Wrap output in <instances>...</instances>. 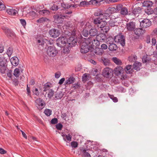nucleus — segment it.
I'll return each instance as SVG.
<instances>
[{"label":"nucleus","instance_id":"obj_1","mask_svg":"<svg viewBox=\"0 0 157 157\" xmlns=\"http://www.w3.org/2000/svg\"><path fill=\"white\" fill-rule=\"evenodd\" d=\"M83 42H82L80 49L81 52L82 53H86L89 50L90 45L89 41V39L84 38Z\"/></svg>","mask_w":157,"mask_h":157},{"label":"nucleus","instance_id":"obj_2","mask_svg":"<svg viewBox=\"0 0 157 157\" xmlns=\"http://www.w3.org/2000/svg\"><path fill=\"white\" fill-rule=\"evenodd\" d=\"M58 52L57 50L54 46H50L47 49V53L50 57H55L57 54Z\"/></svg>","mask_w":157,"mask_h":157},{"label":"nucleus","instance_id":"obj_3","mask_svg":"<svg viewBox=\"0 0 157 157\" xmlns=\"http://www.w3.org/2000/svg\"><path fill=\"white\" fill-rule=\"evenodd\" d=\"M68 44V40L67 39L64 37L62 36L59 37L56 40L57 45L60 48L66 46Z\"/></svg>","mask_w":157,"mask_h":157},{"label":"nucleus","instance_id":"obj_4","mask_svg":"<svg viewBox=\"0 0 157 157\" xmlns=\"http://www.w3.org/2000/svg\"><path fill=\"white\" fill-rule=\"evenodd\" d=\"M115 42L120 44L122 47L125 45V39L124 36L121 34L115 36Z\"/></svg>","mask_w":157,"mask_h":157},{"label":"nucleus","instance_id":"obj_5","mask_svg":"<svg viewBox=\"0 0 157 157\" xmlns=\"http://www.w3.org/2000/svg\"><path fill=\"white\" fill-rule=\"evenodd\" d=\"M151 58L148 57V70L152 71H154L157 70V64L154 62H151Z\"/></svg>","mask_w":157,"mask_h":157},{"label":"nucleus","instance_id":"obj_6","mask_svg":"<svg viewBox=\"0 0 157 157\" xmlns=\"http://www.w3.org/2000/svg\"><path fill=\"white\" fill-rule=\"evenodd\" d=\"M117 11H120L121 14L126 15L128 14V11L127 8L123 6L121 4H119L117 6Z\"/></svg>","mask_w":157,"mask_h":157},{"label":"nucleus","instance_id":"obj_7","mask_svg":"<svg viewBox=\"0 0 157 157\" xmlns=\"http://www.w3.org/2000/svg\"><path fill=\"white\" fill-rule=\"evenodd\" d=\"M49 33L50 36L53 38H56L60 34L59 30L56 29H50Z\"/></svg>","mask_w":157,"mask_h":157},{"label":"nucleus","instance_id":"obj_8","mask_svg":"<svg viewBox=\"0 0 157 157\" xmlns=\"http://www.w3.org/2000/svg\"><path fill=\"white\" fill-rule=\"evenodd\" d=\"M102 22L101 25L99 26L100 27L99 28L101 29V32L106 33L109 30V26L106 25L107 23L105 21Z\"/></svg>","mask_w":157,"mask_h":157},{"label":"nucleus","instance_id":"obj_9","mask_svg":"<svg viewBox=\"0 0 157 157\" xmlns=\"http://www.w3.org/2000/svg\"><path fill=\"white\" fill-rule=\"evenodd\" d=\"M65 16L62 14H57L54 15L53 18L56 22L58 24H61L63 23V19Z\"/></svg>","mask_w":157,"mask_h":157},{"label":"nucleus","instance_id":"obj_10","mask_svg":"<svg viewBox=\"0 0 157 157\" xmlns=\"http://www.w3.org/2000/svg\"><path fill=\"white\" fill-rule=\"evenodd\" d=\"M37 105V106L41 109L43 108L45 105V104L44 101L41 98H39L36 100L35 101Z\"/></svg>","mask_w":157,"mask_h":157},{"label":"nucleus","instance_id":"obj_11","mask_svg":"<svg viewBox=\"0 0 157 157\" xmlns=\"http://www.w3.org/2000/svg\"><path fill=\"white\" fill-rule=\"evenodd\" d=\"M112 72V70L111 68L109 67H106L104 68L103 70L102 74L104 77L108 78Z\"/></svg>","mask_w":157,"mask_h":157},{"label":"nucleus","instance_id":"obj_12","mask_svg":"<svg viewBox=\"0 0 157 157\" xmlns=\"http://www.w3.org/2000/svg\"><path fill=\"white\" fill-rule=\"evenodd\" d=\"M87 38H89L90 39V41H89L90 42L89 43V45L90 46H99L100 44V41L98 40L97 39H93L91 38L88 37Z\"/></svg>","mask_w":157,"mask_h":157},{"label":"nucleus","instance_id":"obj_13","mask_svg":"<svg viewBox=\"0 0 157 157\" xmlns=\"http://www.w3.org/2000/svg\"><path fill=\"white\" fill-rule=\"evenodd\" d=\"M145 30L141 28H137L134 30L135 34L138 36H142L145 32Z\"/></svg>","mask_w":157,"mask_h":157},{"label":"nucleus","instance_id":"obj_14","mask_svg":"<svg viewBox=\"0 0 157 157\" xmlns=\"http://www.w3.org/2000/svg\"><path fill=\"white\" fill-rule=\"evenodd\" d=\"M96 38L100 42H104L106 39V35L104 33H101L98 34Z\"/></svg>","mask_w":157,"mask_h":157},{"label":"nucleus","instance_id":"obj_15","mask_svg":"<svg viewBox=\"0 0 157 157\" xmlns=\"http://www.w3.org/2000/svg\"><path fill=\"white\" fill-rule=\"evenodd\" d=\"M135 27V24L132 21L129 22L126 24V28L127 30L129 31L134 30Z\"/></svg>","mask_w":157,"mask_h":157},{"label":"nucleus","instance_id":"obj_16","mask_svg":"<svg viewBox=\"0 0 157 157\" xmlns=\"http://www.w3.org/2000/svg\"><path fill=\"white\" fill-rule=\"evenodd\" d=\"M105 21V20H103L102 18L97 17L94 19L93 22L94 24L97 25L98 27L99 28L100 27L99 26L101 25L102 24V22H104Z\"/></svg>","mask_w":157,"mask_h":157},{"label":"nucleus","instance_id":"obj_17","mask_svg":"<svg viewBox=\"0 0 157 157\" xmlns=\"http://www.w3.org/2000/svg\"><path fill=\"white\" fill-rule=\"evenodd\" d=\"M77 44L76 40L73 37H70L68 40L67 44L69 45V46L72 47L75 45Z\"/></svg>","mask_w":157,"mask_h":157},{"label":"nucleus","instance_id":"obj_18","mask_svg":"<svg viewBox=\"0 0 157 157\" xmlns=\"http://www.w3.org/2000/svg\"><path fill=\"white\" fill-rule=\"evenodd\" d=\"M89 35L90 36H94L98 35V31L95 28L92 27L89 31Z\"/></svg>","mask_w":157,"mask_h":157},{"label":"nucleus","instance_id":"obj_19","mask_svg":"<svg viewBox=\"0 0 157 157\" xmlns=\"http://www.w3.org/2000/svg\"><path fill=\"white\" fill-rule=\"evenodd\" d=\"M10 62L13 65L16 66L18 64L19 59L16 56L13 57L10 59Z\"/></svg>","mask_w":157,"mask_h":157},{"label":"nucleus","instance_id":"obj_20","mask_svg":"<svg viewBox=\"0 0 157 157\" xmlns=\"http://www.w3.org/2000/svg\"><path fill=\"white\" fill-rule=\"evenodd\" d=\"M124 71L123 68L121 66L117 67L114 69V74L117 76L121 75Z\"/></svg>","mask_w":157,"mask_h":157},{"label":"nucleus","instance_id":"obj_21","mask_svg":"<svg viewBox=\"0 0 157 157\" xmlns=\"http://www.w3.org/2000/svg\"><path fill=\"white\" fill-rule=\"evenodd\" d=\"M140 22V26L143 29L147 28V19H144Z\"/></svg>","mask_w":157,"mask_h":157},{"label":"nucleus","instance_id":"obj_22","mask_svg":"<svg viewBox=\"0 0 157 157\" xmlns=\"http://www.w3.org/2000/svg\"><path fill=\"white\" fill-rule=\"evenodd\" d=\"M5 32L8 36L12 37L15 36L14 33L9 29L6 28Z\"/></svg>","mask_w":157,"mask_h":157},{"label":"nucleus","instance_id":"obj_23","mask_svg":"<svg viewBox=\"0 0 157 157\" xmlns=\"http://www.w3.org/2000/svg\"><path fill=\"white\" fill-rule=\"evenodd\" d=\"M117 10V6L115 7H109L106 10V13H108L109 14H112L116 12Z\"/></svg>","mask_w":157,"mask_h":157},{"label":"nucleus","instance_id":"obj_24","mask_svg":"<svg viewBox=\"0 0 157 157\" xmlns=\"http://www.w3.org/2000/svg\"><path fill=\"white\" fill-rule=\"evenodd\" d=\"M6 12L8 14L11 15H15L17 13V11L13 8L7 9Z\"/></svg>","mask_w":157,"mask_h":157},{"label":"nucleus","instance_id":"obj_25","mask_svg":"<svg viewBox=\"0 0 157 157\" xmlns=\"http://www.w3.org/2000/svg\"><path fill=\"white\" fill-rule=\"evenodd\" d=\"M93 51L95 54L98 55H101L104 52L103 50L99 48H96L94 49Z\"/></svg>","mask_w":157,"mask_h":157},{"label":"nucleus","instance_id":"obj_26","mask_svg":"<svg viewBox=\"0 0 157 157\" xmlns=\"http://www.w3.org/2000/svg\"><path fill=\"white\" fill-rule=\"evenodd\" d=\"M114 41L115 42V36L114 38L112 36H109L106 39V42L108 45L113 43Z\"/></svg>","mask_w":157,"mask_h":157},{"label":"nucleus","instance_id":"obj_27","mask_svg":"<svg viewBox=\"0 0 157 157\" xmlns=\"http://www.w3.org/2000/svg\"><path fill=\"white\" fill-rule=\"evenodd\" d=\"M7 60L5 57H0V66L4 67L7 66Z\"/></svg>","mask_w":157,"mask_h":157},{"label":"nucleus","instance_id":"obj_28","mask_svg":"<svg viewBox=\"0 0 157 157\" xmlns=\"http://www.w3.org/2000/svg\"><path fill=\"white\" fill-rule=\"evenodd\" d=\"M141 65V63L138 62H135L133 64L132 68L137 71L140 70V67Z\"/></svg>","mask_w":157,"mask_h":157},{"label":"nucleus","instance_id":"obj_29","mask_svg":"<svg viewBox=\"0 0 157 157\" xmlns=\"http://www.w3.org/2000/svg\"><path fill=\"white\" fill-rule=\"evenodd\" d=\"M132 65H127L124 68L126 73L128 74L131 73L132 71Z\"/></svg>","mask_w":157,"mask_h":157},{"label":"nucleus","instance_id":"obj_30","mask_svg":"<svg viewBox=\"0 0 157 157\" xmlns=\"http://www.w3.org/2000/svg\"><path fill=\"white\" fill-rule=\"evenodd\" d=\"M52 84L49 82H47L44 84L43 86V91H46L49 90L51 87Z\"/></svg>","mask_w":157,"mask_h":157},{"label":"nucleus","instance_id":"obj_31","mask_svg":"<svg viewBox=\"0 0 157 157\" xmlns=\"http://www.w3.org/2000/svg\"><path fill=\"white\" fill-rule=\"evenodd\" d=\"M117 48V45L114 43L109 44V49L111 51H116Z\"/></svg>","mask_w":157,"mask_h":157},{"label":"nucleus","instance_id":"obj_32","mask_svg":"<svg viewBox=\"0 0 157 157\" xmlns=\"http://www.w3.org/2000/svg\"><path fill=\"white\" fill-rule=\"evenodd\" d=\"M75 81V79L74 78L72 77H71L65 81V84H71L74 83Z\"/></svg>","mask_w":157,"mask_h":157},{"label":"nucleus","instance_id":"obj_33","mask_svg":"<svg viewBox=\"0 0 157 157\" xmlns=\"http://www.w3.org/2000/svg\"><path fill=\"white\" fill-rule=\"evenodd\" d=\"M141 10L142 9L140 7H137L134 9L132 11V13L135 16H136L140 13Z\"/></svg>","mask_w":157,"mask_h":157},{"label":"nucleus","instance_id":"obj_34","mask_svg":"<svg viewBox=\"0 0 157 157\" xmlns=\"http://www.w3.org/2000/svg\"><path fill=\"white\" fill-rule=\"evenodd\" d=\"M39 13L40 14L43 16L49 15L50 13L49 11L47 10H40L39 11Z\"/></svg>","mask_w":157,"mask_h":157},{"label":"nucleus","instance_id":"obj_35","mask_svg":"<svg viewBox=\"0 0 157 157\" xmlns=\"http://www.w3.org/2000/svg\"><path fill=\"white\" fill-rule=\"evenodd\" d=\"M63 95V94L62 92H57L55 94V99L56 100L60 99Z\"/></svg>","mask_w":157,"mask_h":157},{"label":"nucleus","instance_id":"obj_36","mask_svg":"<svg viewBox=\"0 0 157 157\" xmlns=\"http://www.w3.org/2000/svg\"><path fill=\"white\" fill-rule=\"evenodd\" d=\"M102 1V0H91L89 2V5H93L97 6L100 2Z\"/></svg>","mask_w":157,"mask_h":157},{"label":"nucleus","instance_id":"obj_37","mask_svg":"<svg viewBox=\"0 0 157 157\" xmlns=\"http://www.w3.org/2000/svg\"><path fill=\"white\" fill-rule=\"evenodd\" d=\"M142 3V9L144 10L146 13H147V0L144 1Z\"/></svg>","mask_w":157,"mask_h":157},{"label":"nucleus","instance_id":"obj_38","mask_svg":"<svg viewBox=\"0 0 157 157\" xmlns=\"http://www.w3.org/2000/svg\"><path fill=\"white\" fill-rule=\"evenodd\" d=\"M80 150L82 151L83 154V157H91L90 154L86 152V150L85 149L82 148Z\"/></svg>","mask_w":157,"mask_h":157},{"label":"nucleus","instance_id":"obj_39","mask_svg":"<svg viewBox=\"0 0 157 157\" xmlns=\"http://www.w3.org/2000/svg\"><path fill=\"white\" fill-rule=\"evenodd\" d=\"M110 15L108 13H106L105 11V13L103 12L101 17V18H102L103 20H106L108 19Z\"/></svg>","mask_w":157,"mask_h":157},{"label":"nucleus","instance_id":"obj_40","mask_svg":"<svg viewBox=\"0 0 157 157\" xmlns=\"http://www.w3.org/2000/svg\"><path fill=\"white\" fill-rule=\"evenodd\" d=\"M112 60L114 63L118 65H120L122 64V62L121 60L117 58V57H114L113 58Z\"/></svg>","mask_w":157,"mask_h":157},{"label":"nucleus","instance_id":"obj_41","mask_svg":"<svg viewBox=\"0 0 157 157\" xmlns=\"http://www.w3.org/2000/svg\"><path fill=\"white\" fill-rule=\"evenodd\" d=\"M54 94V90L52 89H50L48 91V97L49 99H50L53 96Z\"/></svg>","mask_w":157,"mask_h":157},{"label":"nucleus","instance_id":"obj_42","mask_svg":"<svg viewBox=\"0 0 157 157\" xmlns=\"http://www.w3.org/2000/svg\"><path fill=\"white\" fill-rule=\"evenodd\" d=\"M106 98L105 97L103 94H101L98 97L99 102L101 103L104 102Z\"/></svg>","mask_w":157,"mask_h":157},{"label":"nucleus","instance_id":"obj_43","mask_svg":"<svg viewBox=\"0 0 157 157\" xmlns=\"http://www.w3.org/2000/svg\"><path fill=\"white\" fill-rule=\"evenodd\" d=\"M89 34V31L85 29H83L81 32V35L85 37H87Z\"/></svg>","mask_w":157,"mask_h":157},{"label":"nucleus","instance_id":"obj_44","mask_svg":"<svg viewBox=\"0 0 157 157\" xmlns=\"http://www.w3.org/2000/svg\"><path fill=\"white\" fill-rule=\"evenodd\" d=\"M13 48L11 47H9L7 50V54L8 57H10L13 52Z\"/></svg>","mask_w":157,"mask_h":157},{"label":"nucleus","instance_id":"obj_45","mask_svg":"<svg viewBox=\"0 0 157 157\" xmlns=\"http://www.w3.org/2000/svg\"><path fill=\"white\" fill-rule=\"evenodd\" d=\"M62 7L64 9H69L70 8L71 6V5H69V4L66 3L65 2L61 3Z\"/></svg>","mask_w":157,"mask_h":157},{"label":"nucleus","instance_id":"obj_46","mask_svg":"<svg viewBox=\"0 0 157 157\" xmlns=\"http://www.w3.org/2000/svg\"><path fill=\"white\" fill-rule=\"evenodd\" d=\"M116 21L115 19H111L108 22L109 25L111 27H113L115 25Z\"/></svg>","mask_w":157,"mask_h":157},{"label":"nucleus","instance_id":"obj_47","mask_svg":"<svg viewBox=\"0 0 157 157\" xmlns=\"http://www.w3.org/2000/svg\"><path fill=\"white\" fill-rule=\"evenodd\" d=\"M44 112L47 116H49L52 114V111L50 109H45Z\"/></svg>","mask_w":157,"mask_h":157},{"label":"nucleus","instance_id":"obj_48","mask_svg":"<svg viewBox=\"0 0 157 157\" xmlns=\"http://www.w3.org/2000/svg\"><path fill=\"white\" fill-rule=\"evenodd\" d=\"M103 12V11L102 10H98L95 12L94 15L96 16H100V17H99L101 18Z\"/></svg>","mask_w":157,"mask_h":157},{"label":"nucleus","instance_id":"obj_49","mask_svg":"<svg viewBox=\"0 0 157 157\" xmlns=\"http://www.w3.org/2000/svg\"><path fill=\"white\" fill-rule=\"evenodd\" d=\"M108 95L109 98L112 100L114 102H117L118 101V99L116 97H115L113 95H110L108 94Z\"/></svg>","mask_w":157,"mask_h":157},{"label":"nucleus","instance_id":"obj_50","mask_svg":"<svg viewBox=\"0 0 157 157\" xmlns=\"http://www.w3.org/2000/svg\"><path fill=\"white\" fill-rule=\"evenodd\" d=\"M102 60L105 66L108 65L109 63V60L108 59L103 58L102 59Z\"/></svg>","mask_w":157,"mask_h":157},{"label":"nucleus","instance_id":"obj_51","mask_svg":"<svg viewBox=\"0 0 157 157\" xmlns=\"http://www.w3.org/2000/svg\"><path fill=\"white\" fill-rule=\"evenodd\" d=\"M20 71L19 69L18 68H16L14 71L13 75L16 77H18L19 76Z\"/></svg>","mask_w":157,"mask_h":157},{"label":"nucleus","instance_id":"obj_52","mask_svg":"<svg viewBox=\"0 0 157 157\" xmlns=\"http://www.w3.org/2000/svg\"><path fill=\"white\" fill-rule=\"evenodd\" d=\"M32 91L34 94L37 96L39 95L40 93L37 88H33Z\"/></svg>","mask_w":157,"mask_h":157},{"label":"nucleus","instance_id":"obj_53","mask_svg":"<svg viewBox=\"0 0 157 157\" xmlns=\"http://www.w3.org/2000/svg\"><path fill=\"white\" fill-rule=\"evenodd\" d=\"M48 20V19L45 17H41L38 19L37 22L39 23H42Z\"/></svg>","mask_w":157,"mask_h":157},{"label":"nucleus","instance_id":"obj_54","mask_svg":"<svg viewBox=\"0 0 157 157\" xmlns=\"http://www.w3.org/2000/svg\"><path fill=\"white\" fill-rule=\"evenodd\" d=\"M70 47L69 45H68V46H65L63 47V51L64 53H69L70 51L69 48Z\"/></svg>","mask_w":157,"mask_h":157},{"label":"nucleus","instance_id":"obj_55","mask_svg":"<svg viewBox=\"0 0 157 157\" xmlns=\"http://www.w3.org/2000/svg\"><path fill=\"white\" fill-rule=\"evenodd\" d=\"M117 89V90L120 92L124 93L126 91V90L124 88L121 86H118Z\"/></svg>","mask_w":157,"mask_h":157},{"label":"nucleus","instance_id":"obj_56","mask_svg":"<svg viewBox=\"0 0 157 157\" xmlns=\"http://www.w3.org/2000/svg\"><path fill=\"white\" fill-rule=\"evenodd\" d=\"M37 43H38L39 45H44V42L43 39L42 38H39L37 39Z\"/></svg>","mask_w":157,"mask_h":157},{"label":"nucleus","instance_id":"obj_57","mask_svg":"<svg viewBox=\"0 0 157 157\" xmlns=\"http://www.w3.org/2000/svg\"><path fill=\"white\" fill-rule=\"evenodd\" d=\"M7 75L10 78H11L12 76V71L11 70H8L7 72Z\"/></svg>","mask_w":157,"mask_h":157},{"label":"nucleus","instance_id":"obj_58","mask_svg":"<svg viewBox=\"0 0 157 157\" xmlns=\"http://www.w3.org/2000/svg\"><path fill=\"white\" fill-rule=\"evenodd\" d=\"M78 144L75 141H73L71 143V147L73 148L77 147L78 146Z\"/></svg>","mask_w":157,"mask_h":157},{"label":"nucleus","instance_id":"obj_59","mask_svg":"<svg viewBox=\"0 0 157 157\" xmlns=\"http://www.w3.org/2000/svg\"><path fill=\"white\" fill-rule=\"evenodd\" d=\"M62 127L63 125L60 123H59L56 125V128L58 130H61Z\"/></svg>","mask_w":157,"mask_h":157},{"label":"nucleus","instance_id":"obj_60","mask_svg":"<svg viewBox=\"0 0 157 157\" xmlns=\"http://www.w3.org/2000/svg\"><path fill=\"white\" fill-rule=\"evenodd\" d=\"M6 66L1 67L0 68V72L2 74H4L6 70Z\"/></svg>","mask_w":157,"mask_h":157},{"label":"nucleus","instance_id":"obj_61","mask_svg":"<svg viewBox=\"0 0 157 157\" xmlns=\"http://www.w3.org/2000/svg\"><path fill=\"white\" fill-rule=\"evenodd\" d=\"M58 9V6L55 4H54L51 8V10L53 11L57 10Z\"/></svg>","mask_w":157,"mask_h":157},{"label":"nucleus","instance_id":"obj_62","mask_svg":"<svg viewBox=\"0 0 157 157\" xmlns=\"http://www.w3.org/2000/svg\"><path fill=\"white\" fill-rule=\"evenodd\" d=\"M121 77V79L122 80L125 79L127 77V75L124 72H122V73L120 75Z\"/></svg>","mask_w":157,"mask_h":157},{"label":"nucleus","instance_id":"obj_63","mask_svg":"<svg viewBox=\"0 0 157 157\" xmlns=\"http://www.w3.org/2000/svg\"><path fill=\"white\" fill-rule=\"evenodd\" d=\"M20 22L21 24L24 27H25L26 25V22L25 20L24 19H20Z\"/></svg>","mask_w":157,"mask_h":157},{"label":"nucleus","instance_id":"obj_64","mask_svg":"<svg viewBox=\"0 0 157 157\" xmlns=\"http://www.w3.org/2000/svg\"><path fill=\"white\" fill-rule=\"evenodd\" d=\"M51 124H55L58 122V119L56 118H54L52 119L51 121Z\"/></svg>","mask_w":157,"mask_h":157}]
</instances>
